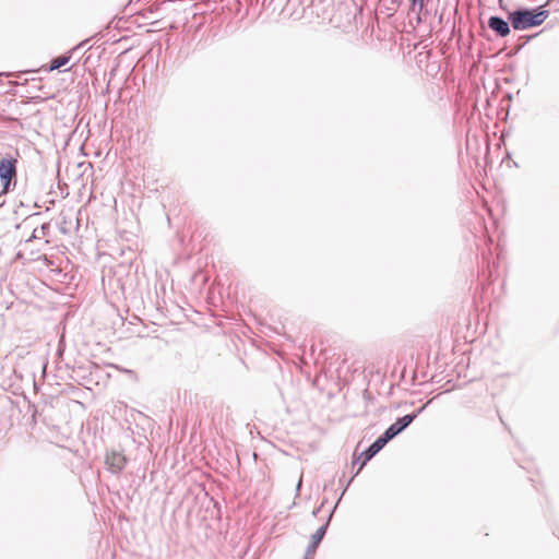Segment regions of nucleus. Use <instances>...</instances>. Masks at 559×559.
I'll return each mask as SVG.
<instances>
[{
	"mask_svg": "<svg viewBox=\"0 0 559 559\" xmlns=\"http://www.w3.org/2000/svg\"><path fill=\"white\" fill-rule=\"evenodd\" d=\"M325 501H323L318 508H316L313 511H312V515L313 516H317L319 514V512L321 511V509L323 508Z\"/></svg>",
	"mask_w": 559,
	"mask_h": 559,
	"instance_id": "9b49d317",
	"label": "nucleus"
},
{
	"mask_svg": "<svg viewBox=\"0 0 559 559\" xmlns=\"http://www.w3.org/2000/svg\"><path fill=\"white\" fill-rule=\"evenodd\" d=\"M413 7H419L421 9L425 4V0H408Z\"/></svg>",
	"mask_w": 559,
	"mask_h": 559,
	"instance_id": "9d476101",
	"label": "nucleus"
},
{
	"mask_svg": "<svg viewBox=\"0 0 559 559\" xmlns=\"http://www.w3.org/2000/svg\"><path fill=\"white\" fill-rule=\"evenodd\" d=\"M510 25L509 20L499 15H491L488 20V27L499 37H506L510 34Z\"/></svg>",
	"mask_w": 559,
	"mask_h": 559,
	"instance_id": "0eeeda50",
	"label": "nucleus"
},
{
	"mask_svg": "<svg viewBox=\"0 0 559 559\" xmlns=\"http://www.w3.org/2000/svg\"><path fill=\"white\" fill-rule=\"evenodd\" d=\"M535 35L527 36V39H532Z\"/></svg>",
	"mask_w": 559,
	"mask_h": 559,
	"instance_id": "2eb2a0df",
	"label": "nucleus"
},
{
	"mask_svg": "<svg viewBox=\"0 0 559 559\" xmlns=\"http://www.w3.org/2000/svg\"><path fill=\"white\" fill-rule=\"evenodd\" d=\"M417 414H407L397 418L392 425H390L382 433L389 441L393 440L400 433H402L415 419Z\"/></svg>",
	"mask_w": 559,
	"mask_h": 559,
	"instance_id": "7ed1b4c3",
	"label": "nucleus"
},
{
	"mask_svg": "<svg viewBox=\"0 0 559 559\" xmlns=\"http://www.w3.org/2000/svg\"><path fill=\"white\" fill-rule=\"evenodd\" d=\"M432 400H429L425 405H423L420 408H418L416 412H414L413 414H417V416L426 408V406L428 404L431 403Z\"/></svg>",
	"mask_w": 559,
	"mask_h": 559,
	"instance_id": "f8f14e48",
	"label": "nucleus"
},
{
	"mask_svg": "<svg viewBox=\"0 0 559 559\" xmlns=\"http://www.w3.org/2000/svg\"><path fill=\"white\" fill-rule=\"evenodd\" d=\"M390 441L384 438L383 435L378 437L357 459L359 461L361 459V463L355 474L358 475L362 467L373 457L376 456Z\"/></svg>",
	"mask_w": 559,
	"mask_h": 559,
	"instance_id": "20e7f679",
	"label": "nucleus"
},
{
	"mask_svg": "<svg viewBox=\"0 0 559 559\" xmlns=\"http://www.w3.org/2000/svg\"><path fill=\"white\" fill-rule=\"evenodd\" d=\"M333 513H334V509H332V511L330 512V514H329V516L326 519V522L323 525H321L316 531V533L311 536V540H310V543H309V545L307 547L306 554H305V559H309L316 552V550L319 547L321 540L324 538V536L326 534V531H328L330 521H331V519L333 516Z\"/></svg>",
	"mask_w": 559,
	"mask_h": 559,
	"instance_id": "39448f33",
	"label": "nucleus"
},
{
	"mask_svg": "<svg viewBox=\"0 0 559 559\" xmlns=\"http://www.w3.org/2000/svg\"><path fill=\"white\" fill-rule=\"evenodd\" d=\"M105 464L110 473L118 475L124 468L127 457L120 452L111 451L106 454Z\"/></svg>",
	"mask_w": 559,
	"mask_h": 559,
	"instance_id": "423d86ee",
	"label": "nucleus"
},
{
	"mask_svg": "<svg viewBox=\"0 0 559 559\" xmlns=\"http://www.w3.org/2000/svg\"><path fill=\"white\" fill-rule=\"evenodd\" d=\"M50 231V224L44 223L39 227L34 228L32 236L26 240L32 241L33 239H40L45 236H47Z\"/></svg>",
	"mask_w": 559,
	"mask_h": 559,
	"instance_id": "1a4fd4ad",
	"label": "nucleus"
},
{
	"mask_svg": "<svg viewBox=\"0 0 559 559\" xmlns=\"http://www.w3.org/2000/svg\"><path fill=\"white\" fill-rule=\"evenodd\" d=\"M338 502H341V499H337V502H336V504H335V506H334V508H333L334 510L336 509V507H337Z\"/></svg>",
	"mask_w": 559,
	"mask_h": 559,
	"instance_id": "4468645a",
	"label": "nucleus"
},
{
	"mask_svg": "<svg viewBox=\"0 0 559 559\" xmlns=\"http://www.w3.org/2000/svg\"><path fill=\"white\" fill-rule=\"evenodd\" d=\"M301 485H302V478L300 477L298 483H297V486H296V495L298 496L299 495V491H300V488H301Z\"/></svg>",
	"mask_w": 559,
	"mask_h": 559,
	"instance_id": "ddd939ff",
	"label": "nucleus"
},
{
	"mask_svg": "<svg viewBox=\"0 0 559 559\" xmlns=\"http://www.w3.org/2000/svg\"><path fill=\"white\" fill-rule=\"evenodd\" d=\"M87 41L88 40H83L80 44H78L76 46H74L70 50L69 55H62V56H59V57L52 59V61L50 63V70H58L61 67L66 66L70 61L71 56L73 53H75L78 50H81L82 48H84L85 45L87 44Z\"/></svg>",
	"mask_w": 559,
	"mask_h": 559,
	"instance_id": "6e6552de",
	"label": "nucleus"
},
{
	"mask_svg": "<svg viewBox=\"0 0 559 559\" xmlns=\"http://www.w3.org/2000/svg\"><path fill=\"white\" fill-rule=\"evenodd\" d=\"M549 16L545 5L536 8L520 7L508 13V20L514 31H525L542 25Z\"/></svg>",
	"mask_w": 559,
	"mask_h": 559,
	"instance_id": "f257e3e1",
	"label": "nucleus"
},
{
	"mask_svg": "<svg viewBox=\"0 0 559 559\" xmlns=\"http://www.w3.org/2000/svg\"><path fill=\"white\" fill-rule=\"evenodd\" d=\"M19 153L0 157V199L16 189Z\"/></svg>",
	"mask_w": 559,
	"mask_h": 559,
	"instance_id": "f03ea898",
	"label": "nucleus"
}]
</instances>
